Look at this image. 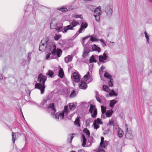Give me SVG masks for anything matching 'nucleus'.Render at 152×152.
I'll return each mask as SVG.
<instances>
[{"label": "nucleus", "instance_id": "58", "mask_svg": "<svg viewBox=\"0 0 152 152\" xmlns=\"http://www.w3.org/2000/svg\"><path fill=\"white\" fill-rule=\"evenodd\" d=\"M28 57L29 56H31V53H28Z\"/></svg>", "mask_w": 152, "mask_h": 152}, {"label": "nucleus", "instance_id": "39", "mask_svg": "<svg viewBox=\"0 0 152 152\" xmlns=\"http://www.w3.org/2000/svg\"><path fill=\"white\" fill-rule=\"evenodd\" d=\"M108 85L110 87H112L113 85V80L112 79H110L108 83Z\"/></svg>", "mask_w": 152, "mask_h": 152}, {"label": "nucleus", "instance_id": "12", "mask_svg": "<svg viewBox=\"0 0 152 152\" xmlns=\"http://www.w3.org/2000/svg\"><path fill=\"white\" fill-rule=\"evenodd\" d=\"M71 77L76 82H78L80 80V75L77 72H74L72 75Z\"/></svg>", "mask_w": 152, "mask_h": 152}, {"label": "nucleus", "instance_id": "36", "mask_svg": "<svg viewBox=\"0 0 152 152\" xmlns=\"http://www.w3.org/2000/svg\"><path fill=\"white\" fill-rule=\"evenodd\" d=\"M104 76L108 78V79H111V76L110 75V74H109L107 72H105L104 75Z\"/></svg>", "mask_w": 152, "mask_h": 152}, {"label": "nucleus", "instance_id": "33", "mask_svg": "<svg viewBox=\"0 0 152 152\" xmlns=\"http://www.w3.org/2000/svg\"><path fill=\"white\" fill-rule=\"evenodd\" d=\"M118 136L120 137H121L123 136V132L121 129H119L118 130Z\"/></svg>", "mask_w": 152, "mask_h": 152}, {"label": "nucleus", "instance_id": "17", "mask_svg": "<svg viewBox=\"0 0 152 152\" xmlns=\"http://www.w3.org/2000/svg\"><path fill=\"white\" fill-rule=\"evenodd\" d=\"M108 125L115 126L116 125V121L114 118H112L109 120Z\"/></svg>", "mask_w": 152, "mask_h": 152}, {"label": "nucleus", "instance_id": "5", "mask_svg": "<svg viewBox=\"0 0 152 152\" xmlns=\"http://www.w3.org/2000/svg\"><path fill=\"white\" fill-rule=\"evenodd\" d=\"M101 7L99 6L98 7L96 8L94 11V16L96 20L97 21H99L100 19V16L102 13L101 10Z\"/></svg>", "mask_w": 152, "mask_h": 152}, {"label": "nucleus", "instance_id": "44", "mask_svg": "<svg viewBox=\"0 0 152 152\" xmlns=\"http://www.w3.org/2000/svg\"><path fill=\"white\" fill-rule=\"evenodd\" d=\"M90 40L91 41H97L99 40V39L93 37V36H91Z\"/></svg>", "mask_w": 152, "mask_h": 152}, {"label": "nucleus", "instance_id": "7", "mask_svg": "<svg viewBox=\"0 0 152 152\" xmlns=\"http://www.w3.org/2000/svg\"><path fill=\"white\" fill-rule=\"evenodd\" d=\"M113 6L110 4L106 6L105 9V12L107 15L108 17H110L112 15L113 12Z\"/></svg>", "mask_w": 152, "mask_h": 152}, {"label": "nucleus", "instance_id": "2", "mask_svg": "<svg viewBox=\"0 0 152 152\" xmlns=\"http://www.w3.org/2000/svg\"><path fill=\"white\" fill-rule=\"evenodd\" d=\"M47 80V77L45 75L42 74H40L38 77L37 81L39 83H37L35 85V88H38L41 91V94H43L45 88V83Z\"/></svg>", "mask_w": 152, "mask_h": 152}, {"label": "nucleus", "instance_id": "25", "mask_svg": "<svg viewBox=\"0 0 152 152\" xmlns=\"http://www.w3.org/2000/svg\"><path fill=\"white\" fill-rule=\"evenodd\" d=\"M74 123L75 124L78 126H80L79 117H78L77 118Z\"/></svg>", "mask_w": 152, "mask_h": 152}, {"label": "nucleus", "instance_id": "50", "mask_svg": "<svg viewBox=\"0 0 152 152\" xmlns=\"http://www.w3.org/2000/svg\"><path fill=\"white\" fill-rule=\"evenodd\" d=\"M75 135V134H71V135H71L70 140V141H69V142L70 143H71L72 142V140L73 139V137H74L73 136V135Z\"/></svg>", "mask_w": 152, "mask_h": 152}, {"label": "nucleus", "instance_id": "10", "mask_svg": "<svg viewBox=\"0 0 152 152\" xmlns=\"http://www.w3.org/2000/svg\"><path fill=\"white\" fill-rule=\"evenodd\" d=\"M50 28L51 29H55L58 32L63 31L62 29L61 25L59 23H57L54 26L53 23H51L50 24Z\"/></svg>", "mask_w": 152, "mask_h": 152}, {"label": "nucleus", "instance_id": "41", "mask_svg": "<svg viewBox=\"0 0 152 152\" xmlns=\"http://www.w3.org/2000/svg\"><path fill=\"white\" fill-rule=\"evenodd\" d=\"M98 124L96 123V122L94 121L93 123V125L94 129H97L99 128V126Z\"/></svg>", "mask_w": 152, "mask_h": 152}, {"label": "nucleus", "instance_id": "48", "mask_svg": "<svg viewBox=\"0 0 152 152\" xmlns=\"http://www.w3.org/2000/svg\"><path fill=\"white\" fill-rule=\"evenodd\" d=\"M68 106H65L64 107V110L63 111H64V113L65 112L66 114L68 113Z\"/></svg>", "mask_w": 152, "mask_h": 152}, {"label": "nucleus", "instance_id": "18", "mask_svg": "<svg viewBox=\"0 0 152 152\" xmlns=\"http://www.w3.org/2000/svg\"><path fill=\"white\" fill-rule=\"evenodd\" d=\"M92 49L93 51H97L98 52H99L101 51L100 48L95 44L93 46Z\"/></svg>", "mask_w": 152, "mask_h": 152}, {"label": "nucleus", "instance_id": "55", "mask_svg": "<svg viewBox=\"0 0 152 152\" xmlns=\"http://www.w3.org/2000/svg\"><path fill=\"white\" fill-rule=\"evenodd\" d=\"M77 152H85L83 150H80L78 151Z\"/></svg>", "mask_w": 152, "mask_h": 152}, {"label": "nucleus", "instance_id": "42", "mask_svg": "<svg viewBox=\"0 0 152 152\" xmlns=\"http://www.w3.org/2000/svg\"><path fill=\"white\" fill-rule=\"evenodd\" d=\"M93 113L91 115L92 117L95 118L96 117L97 115V110H95V111H93Z\"/></svg>", "mask_w": 152, "mask_h": 152}, {"label": "nucleus", "instance_id": "46", "mask_svg": "<svg viewBox=\"0 0 152 152\" xmlns=\"http://www.w3.org/2000/svg\"><path fill=\"white\" fill-rule=\"evenodd\" d=\"M61 35H57L56 34L55 37H54V38L55 40H58L59 38L61 37Z\"/></svg>", "mask_w": 152, "mask_h": 152}, {"label": "nucleus", "instance_id": "19", "mask_svg": "<svg viewBox=\"0 0 152 152\" xmlns=\"http://www.w3.org/2000/svg\"><path fill=\"white\" fill-rule=\"evenodd\" d=\"M64 72L63 69L60 68L59 71L58 76L61 78H62L64 77Z\"/></svg>", "mask_w": 152, "mask_h": 152}, {"label": "nucleus", "instance_id": "47", "mask_svg": "<svg viewBox=\"0 0 152 152\" xmlns=\"http://www.w3.org/2000/svg\"><path fill=\"white\" fill-rule=\"evenodd\" d=\"M72 16L73 17L75 18H81L80 16H81V15H79L75 14L74 15H73Z\"/></svg>", "mask_w": 152, "mask_h": 152}, {"label": "nucleus", "instance_id": "31", "mask_svg": "<svg viewBox=\"0 0 152 152\" xmlns=\"http://www.w3.org/2000/svg\"><path fill=\"white\" fill-rule=\"evenodd\" d=\"M117 102V101L115 99H114L112 100H111L110 101V106L111 107H114V104L116 103Z\"/></svg>", "mask_w": 152, "mask_h": 152}, {"label": "nucleus", "instance_id": "53", "mask_svg": "<svg viewBox=\"0 0 152 152\" xmlns=\"http://www.w3.org/2000/svg\"><path fill=\"white\" fill-rule=\"evenodd\" d=\"M89 37L88 36H86V37H84V38H83V42H84V41H85V40L86 39H87Z\"/></svg>", "mask_w": 152, "mask_h": 152}, {"label": "nucleus", "instance_id": "54", "mask_svg": "<svg viewBox=\"0 0 152 152\" xmlns=\"http://www.w3.org/2000/svg\"><path fill=\"white\" fill-rule=\"evenodd\" d=\"M3 78V75L0 74V80H1Z\"/></svg>", "mask_w": 152, "mask_h": 152}, {"label": "nucleus", "instance_id": "52", "mask_svg": "<svg viewBox=\"0 0 152 152\" xmlns=\"http://www.w3.org/2000/svg\"><path fill=\"white\" fill-rule=\"evenodd\" d=\"M47 101V100L46 99H44L43 101L42 102V103L44 104L45 103H46Z\"/></svg>", "mask_w": 152, "mask_h": 152}, {"label": "nucleus", "instance_id": "29", "mask_svg": "<svg viewBox=\"0 0 152 152\" xmlns=\"http://www.w3.org/2000/svg\"><path fill=\"white\" fill-rule=\"evenodd\" d=\"M102 90L108 93L110 92V89H109V87L105 85H104L103 86Z\"/></svg>", "mask_w": 152, "mask_h": 152}, {"label": "nucleus", "instance_id": "35", "mask_svg": "<svg viewBox=\"0 0 152 152\" xmlns=\"http://www.w3.org/2000/svg\"><path fill=\"white\" fill-rule=\"evenodd\" d=\"M76 95V94L75 91L74 90H73V91L72 92L70 96L69 97L70 98H72L75 97Z\"/></svg>", "mask_w": 152, "mask_h": 152}, {"label": "nucleus", "instance_id": "56", "mask_svg": "<svg viewBox=\"0 0 152 152\" xmlns=\"http://www.w3.org/2000/svg\"><path fill=\"white\" fill-rule=\"evenodd\" d=\"M102 45L104 47V46H106V44L104 42H103L102 43Z\"/></svg>", "mask_w": 152, "mask_h": 152}, {"label": "nucleus", "instance_id": "30", "mask_svg": "<svg viewBox=\"0 0 152 152\" xmlns=\"http://www.w3.org/2000/svg\"><path fill=\"white\" fill-rule=\"evenodd\" d=\"M53 74V72L50 70H49L48 72L46 73V75L48 76V77H52Z\"/></svg>", "mask_w": 152, "mask_h": 152}, {"label": "nucleus", "instance_id": "45", "mask_svg": "<svg viewBox=\"0 0 152 152\" xmlns=\"http://www.w3.org/2000/svg\"><path fill=\"white\" fill-rule=\"evenodd\" d=\"M145 36L147 42H148V43H149V37L148 36V35L146 31H145Z\"/></svg>", "mask_w": 152, "mask_h": 152}, {"label": "nucleus", "instance_id": "34", "mask_svg": "<svg viewBox=\"0 0 152 152\" xmlns=\"http://www.w3.org/2000/svg\"><path fill=\"white\" fill-rule=\"evenodd\" d=\"M94 121L96 122V123L98 124H102L103 123V122L101 121V119L99 118H97Z\"/></svg>", "mask_w": 152, "mask_h": 152}, {"label": "nucleus", "instance_id": "23", "mask_svg": "<svg viewBox=\"0 0 152 152\" xmlns=\"http://www.w3.org/2000/svg\"><path fill=\"white\" fill-rule=\"evenodd\" d=\"M95 110H97L95 105L91 104L89 110V111L91 113H92L93 111H95Z\"/></svg>", "mask_w": 152, "mask_h": 152}, {"label": "nucleus", "instance_id": "8", "mask_svg": "<svg viewBox=\"0 0 152 152\" xmlns=\"http://www.w3.org/2000/svg\"><path fill=\"white\" fill-rule=\"evenodd\" d=\"M64 111H62L59 113H55L54 112H52L51 115L53 118L58 120L59 117L61 119H63L64 118Z\"/></svg>", "mask_w": 152, "mask_h": 152}, {"label": "nucleus", "instance_id": "57", "mask_svg": "<svg viewBox=\"0 0 152 152\" xmlns=\"http://www.w3.org/2000/svg\"><path fill=\"white\" fill-rule=\"evenodd\" d=\"M99 40L100 41L102 42V43L104 42L103 39H99Z\"/></svg>", "mask_w": 152, "mask_h": 152}, {"label": "nucleus", "instance_id": "40", "mask_svg": "<svg viewBox=\"0 0 152 152\" xmlns=\"http://www.w3.org/2000/svg\"><path fill=\"white\" fill-rule=\"evenodd\" d=\"M58 10L62 12H66L68 11L67 8L66 7H62L59 9H58Z\"/></svg>", "mask_w": 152, "mask_h": 152}, {"label": "nucleus", "instance_id": "9", "mask_svg": "<svg viewBox=\"0 0 152 152\" xmlns=\"http://www.w3.org/2000/svg\"><path fill=\"white\" fill-rule=\"evenodd\" d=\"M88 24L86 22H82L79 29L77 32L76 33L75 35V36H77L79 34L82 32L83 30H84L86 28Z\"/></svg>", "mask_w": 152, "mask_h": 152}, {"label": "nucleus", "instance_id": "43", "mask_svg": "<svg viewBox=\"0 0 152 152\" xmlns=\"http://www.w3.org/2000/svg\"><path fill=\"white\" fill-rule=\"evenodd\" d=\"M101 110L102 114H104L106 111V107L103 106H101Z\"/></svg>", "mask_w": 152, "mask_h": 152}, {"label": "nucleus", "instance_id": "22", "mask_svg": "<svg viewBox=\"0 0 152 152\" xmlns=\"http://www.w3.org/2000/svg\"><path fill=\"white\" fill-rule=\"evenodd\" d=\"M89 52V51L87 49H85L83 54V58H86L88 56V53Z\"/></svg>", "mask_w": 152, "mask_h": 152}, {"label": "nucleus", "instance_id": "1", "mask_svg": "<svg viewBox=\"0 0 152 152\" xmlns=\"http://www.w3.org/2000/svg\"><path fill=\"white\" fill-rule=\"evenodd\" d=\"M48 48L49 52L46 56V59L48 60L50 58L51 59L55 58L57 56L58 57H60L62 53V51L60 49L58 48L56 50V46L55 45H52L49 47Z\"/></svg>", "mask_w": 152, "mask_h": 152}, {"label": "nucleus", "instance_id": "21", "mask_svg": "<svg viewBox=\"0 0 152 152\" xmlns=\"http://www.w3.org/2000/svg\"><path fill=\"white\" fill-rule=\"evenodd\" d=\"M87 138L88 139L87 142H89L90 143V145H91L93 142H94V140L92 137L89 136V137H87Z\"/></svg>", "mask_w": 152, "mask_h": 152}, {"label": "nucleus", "instance_id": "28", "mask_svg": "<svg viewBox=\"0 0 152 152\" xmlns=\"http://www.w3.org/2000/svg\"><path fill=\"white\" fill-rule=\"evenodd\" d=\"M48 107L49 108H51L52 110L53 111V112L55 113L56 112V110L54 107V105L53 103L49 104L48 105Z\"/></svg>", "mask_w": 152, "mask_h": 152}, {"label": "nucleus", "instance_id": "14", "mask_svg": "<svg viewBox=\"0 0 152 152\" xmlns=\"http://www.w3.org/2000/svg\"><path fill=\"white\" fill-rule=\"evenodd\" d=\"M81 138L82 139L81 141L82 142V146L84 147H86V142L87 141V139L85 137V135L83 134H82L81 135Z\"/></svg>", "mask_w": 152, "mask_h": 152}, {"label": "nucleus", "instance_id": "6", "mask_svg": "<svg viewBox=\"0 0 152 152\" xmlns=\"http://www.w3.org/2000/svg\"><path fill=\"white\" fill-rule=\"evenodd\" d=\"M50 46H48L47 41L45 39H43L41 41V43L39 45V50L40 51H43L47 48L48 49Z\"/></svg>", "mask_w": 152, "mask_h": 152}, {"label": "nucleus", "instance_id": "26", "mask_svg": "<svg viewBox=\"0 0 152 152\" xmlns=\"http://www.w3.org/2000/svg\"><path fill=\"white\" fill-rule=\"evenodd\" d=\"M83 132L86 134V136L87 137L90 136V131L87 128H84L83 130Z\"/></svg>", "mask_w": 152, "mask_h": 152}, {"label": "nucleus", "instance_id": "51", "mask_svg": "<svg viewBox=\"0 0 152 152\" xmlns=\"http://www.w3.org/2000/svg\"><path fill=\"white\" fill-rule=\"evenodd\" d=\"M96 99L97 100L98 102H100V103H101V100L100 99V98L99 97L97 96H96Z\"/></svg>", "mask_w": 152, "mask_h": 152}, {"label": "nucleus", "instance_id": "38", "mask_svg": "<svg viewBox=\"0 0 152 152\" xmlns=\"http://www.w3.org/2000/svg\"><path fill=\"white\" fill-rule=\"evenodd\" d=\"M90 77V72H87V74L84 76V79L86 80H88L89 77Z\"/></svg>", "mask_w": 152, "mask_h": 152}, {"label": "nucleus", "instance_id": "37", "mask_svg": "<svg viewBox=\"0 0 152 152\" xmlns=\"http://www.w3.org/2000/svg\"><path fill=\"white\" fill-rule=\"evenodd\" d=\"M12 140L13 143H15V141L16 139V135L14 132H12Z\"/></svg>", "mask_w": 152, "mask_h": 152}, {"label": "nucleus", "instance_id": "11", "mask_svg": "<svg viewBox=\"0 0 152 152\" xmlns=\"http://www.w3.org/2000/svg\"><path fill=\"white\" fill-rule=\"evenodd\" d=\"M125 127L126 128V137L129 139H132L133 138V136L132 134L131 131L128 129L126 125H125Z\"/></svg>", "mask_w": 152, "mask_h": 152}, {"label": "nucleus", "instance_id": "24", "mask_svg": "<svg viewBox=\"0 0 152 152\" xmlns=\"http://www.w3.org/2000/svg\"><path fill=\"white\" fill-rule=\"evenodd\" d=\"M113 113V111L112 110H107L106 112V115L107 117H110L112 115Z\"/></svg>", "mask_w": 152, "mask_h": 152}, {"label": "nucleus", "instance_id": "49", "mask_svg": "<svg viewBox=\"0 0 152 152\" xmlns=\"http://www.w3.org/2000/svg\"><path fill=\"white\" fill-rule=\"evenodd\" d=\"M105 69V67H104L103 66H101V67L100 68V69L99 70V73L100 74L101 72H102L103 70H104Z\"/></svg>", "mask_w": 152, "mask_h": 152}, {"label": "nucleus", "instance_id": "13", "mask_svg": "<svg viewBox=\"0 0 152 152\" xmlns=\"http://www.w3.org/2000/svg\"><path fill=\"white\" fill-rule=\"evenodd\" d=\"M107 56L104 53L103 55H100L99 56V62L104 63L105 61L103 60H106L107 59Z\"/></svg>", "mask_w": 152, "mask_h": 152}, {"label": "nucleus", "instance_id": "16", "mask_svg": "<svg viewBox=\"0 0 152 152\" xmlns=\"http://www.w3.org/2000/svg\"><path fill=\"white\" fill-rule=\"evenodd\" d=\"M73 56L72 55H69L64 58L65 61L66 63H68L72 61Z\"/></svg>", "mask_w": 152, "mask_h": 152}, {"label": "nucleus", "instance_id": "4", "mask_svg": "<svg viewBox=\"0 0 152 152\" xmlns=\"http://www.w3.org/2000/svg\"><path fill=\"white\" fill-rule=\"evenodd\" d=\"M108 141L105 140L104 141V138L101 137L100 146L98 149L97 152H105L104 149H105L108 144Z\"/></svg>", "mask_w": 152, "mask_h": 152}, {"label": "nucleus", "instance_id": "59", "mask_svg": "<svg viewBox=\"0 0 152 152\" xmlns=\"http://www.w3.org/2000/svg\"><path fill=\"white\" fill-rule=\"evenodd\" d=\"M151 1L150 2H151V3H152V1Z\"/></svg>", "mask_w": 152, "mask_h": 152}, {"label": "nucleus", "instance_id": "3", "mask_svg": "<svg viewBox=\"0 0 152 152\" xmlns=\"http://www.w3.org/2000/svg\"><path fill=\"white\" fill-rule=\"evenodd\" d=\"M79 24V23L78 21H76L75 20H73L70 23V25L64 27L63 28L64 31H63V33H66L69 30H73V28L75 27Z\"/></svg>", "mask_w": 152, "mask_h": 152}, {"label": "nucleus", "instance_id": "32", "mask_svg": "<svg viewBox=\"0 0 152 152\" xmlns=\"http://www.w3.org/2000/svg\"><path fill=\"white\" fill-rule=\"evenodd\" d=\"M108 93L110 96H117V94L113 90H110V92H109Z\"/></svg>", "mask_w": 152, "mask_h": 152}, {"label": "nucleus", "instance_id": "15", "mask_svg": "<svg viewBox=\"0 0 152 152\" xmlns=\"http://www.w3.org/2000/svg\"><path fill=\"white\" fill-rule=\"evenodd\" d=\"M79 86L80 88L86 89L87 87V85L86 82L82 81L79 83Z\"/></svg>", "mask_w": 152, "mask_h": 152}, {"label": "nucleus", "instance_id": "27", "mask_svg": "<svg viewBox=\"0 0 152 152\" xmlns=\"http://www.w3.org/2000/svg\"><path fill=\"white\" fill-rule=\"evenodd\" d=\"M76 106L74 103H71L69 104V108L71 110H73L75 108Z\"/></svg>", "mask_w": 152, "mask_h": 152}, {"label": "nucleus", "instance_id": "20", "mask_svg": "<svg viewBox=\"0 0 152 152\" xmlns=\"http://www.w3.org/2000/svg\"><path fill=\"white\" fill-rule=\"evenodd\" d=\"M98 57L97 56H95L94 57L93 56H92L90 59V63L96 62V58H97Z\"/></svg>", "mask_w": 152, "mask_h": 152}]
</instances>
